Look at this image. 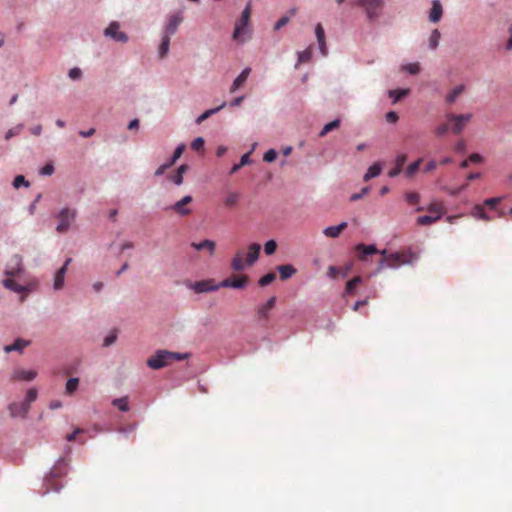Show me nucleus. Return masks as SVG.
Here are the masks:
<instances>
[{"label": "nucleus", "instance_id": "nucleus-1", "mask_svg": "<svg viewBox=\"0 0 512 512\" xmlns=\"http://www.w3.org/2000/svg\"><path fill=\"white\" fill-rule=\"evenodd\" d=\"M383 258L379 262V269L384 267L397 268L404 264H410L416 259V254L411 250L398 251L387 254L386 250L380 252Z\"/></svg>", "mask_w": 512, "mask_h": 512}, {"label": "nucleus", "instance_id": "nucleus-2", "mask_svg": "<svg viewBox=\"0 0 512 512\" xmlns=\"http://www.w3.org/2000/svg\"><path fill=\"white\" fill-rule=\"evenodd\" d=\"M260 250L261 246L258 243H253L249 245L245 260L244 252L242 250L237 251L233 259L231 260L232 270L242 271L245 269L246 265L252 266L258 260Z\"/></svg>", "mask_w": 512, "mask_h": 512}, {"label": "nucleus", "instance_id": "nucleus-3", "mask_svg": "<svg viewBox=\"0 0 512 512\" xmlns=\"http://www.w3.org/2000/svg\"><path fill=\"white\" fill-rule=\"evenodd\" d=\"M187 354L170 352L167 350H158L153 356L147 359V366L154 370H159L171 364L174 361H181L187 358Z\"/></svg>", "mask_w": 512, "mask_h": 512}, {"label": "nucleus", "instance_id": "nucleus-4", "mask_svg": "<svg viewBox=\"0 0 512 512\" xmlns=\"http://www.w3.org/2000/svg\"><path fill=\"white\" fill-rule=\"evenodd\" d=\"M252 13V6L249 2L245 9L242 11L241 17L236 21L235 29L233 32V39L238 42H245L251 37V29L249 27L250 17Z\"/></svg>", "mask_w": 512, "mask_h": 512}, {"label": "nucleus", "instance_id": "nucleus-5", "mask_svg": "<svg viewBox=\"0 0 512 512\" xmlns=\"http://www.w3.org/2000/svg\"><path fill=\"white\" fill-rule=\"evenodd\" d=\"M75 217L76 211L74 209L63 208L57 216L59 223L56 227V230L59 233L66 232L69 229L70 224L74 221Z\"/></svg>", "mask_w": 512, "mask_h": 512}, {"label": "nucleus", "instance_id": "nucleus-6", "mask_svg": "<svg viewBox=\"0 0 512 512\" xmlns=\"http://www.w3.org/2000/svg\"><path fill=\"white\" fill-rule=\"evenodd\" d=\"M276 297H270L266 303L260 304L256 307L255 317L260 323H267L270 319V312L275 307Z\"/></svg>", "mask_w": 512, "mask_h": 512}, {"label": "nucleus", "instance_id": "nucleus-7", "mask_svg": "<svg viewBox=\"0 0 512 512\" xmlns=\"http://www.w3.org/2000/svg\"><path fill=\"white\" fill-rule=\"evenodd\" d=\"M23 272V259L19 254H14L10 257L6 264L5 275L9 277L18 276Z\"/></svg>", "mask_w": 512, "mask_h": 512}, {"label": "nucleus", "instance_id": "nucleus-8", "mask_svg": "<svg viewBox=\"0 0 512 512\" xmlns=\"http://www.w3.org/2000/svg\"><path fill=\"white\" fill-rule=\"evenodd\" d=\"M472 114H448L447 119L453 123L452 132L454 134H460L464 129L465 125L471 120Z\"/></svg>", "mask_w": 512, "mask_h": 512}, {"label": "nucleus", "instance_id": "nucleus-9", "mask_svg": "<svg viewBox=\"0 0 512 512\" xmlns=\"http://www.w3.org/2000/svg\"><path fill=\"white\" fill-rule=\"evenodd\" d=\"M248 281L247 275H234L221 281L219 286L221 288L243 289L248 284Z\"/></svg>", "mask_w": 512, "mask_h": 512}, {"label": "nucleus", "instance_id": "nucleus-10", "mask_svg": "<svg viewBox=\"0 0 512 512\" xmlns=\"http://www.w3.org/2000/svg\"><path fill=\"white\" fill-rule=\"evenodd\" d=\"M182 21L183 15L181 11H178L173 15L169 16L168 21L164 27L163 35L171 38V36H173L176 33Z\"/></svg>", "mask_w": 512, "mask_h": 512}, {"label": "nucleus", "instance_id": "nucleus-11", "mask_svg": "<svg viewBox=\"0 0 512 512\" xmlns=\"http://www.w3.org/2000/svg\"><path fill=\"white\" fill-rule=\"evenodd\" d=\"M119 29L120 25L118 22H111L109 26L104 30V35L106 37L112 38L117 42L126 43L128 41V36L126 33L120 31Z\"/></svg>", "mask_w": 512, "mask_h": 512}, {"label": "nucleus", "instance_id": "nucleus-12", "mask_svg": "<svg viewBox=\"0 0 512 512\" xmlns=\"http://www.w3.org/2000/svg\"><path fill=\"white\" fill-rule=\"evenodd\" d=\"M423 210H427L433 216H439V220L446 213L444 203L439 200H432L426 208H424V207L416 208L417 212H420Z\"/></svg>", "mask_w": 512, "mask_h": 512}, {"label": "nucleus", "instance_id": "nucleus-13", "mask_svg": "<svg viewBox=\"0 0 512 512\" xmlns=\"http://www.w3.org/2000/svg\"><path fill=\"white\" fill-rule=\"evenodd\" d=\"M219 288H221V286H219V284H215L213 279L198 281L193 285V289L196 293L216 291Z\"/></svg>", "mask_w": 512, "mask_h": 512}, {"label": "nucleus", "instance_id": "nucleus-14", "mask_svg": "<svg viewBox=\"0 0 512 512\" xmlns=\"http://www.w3.org/2000/svg\"><path fill=\"white\" fill-rule=\"evenodd\" d=\"M190 195L184 196L181 200L177 201L171 209H173L180 216H187L191 213V209L186 206L192 202Z\"/></svg>", "mask_w": 512, "mask_h": 512}, {"label": "nucleus", "instance_id": "nucleus-15", "mask_svg": "<svg viewBox=\"0 0 512 512\" xmlns=\"http://www.w3.org/2000/svg\"><path fill=\"white\" fill-rule=\"evenodd\" d=\"M8 409L11 417H25L29 411V406L26 402H13Z\"/></svg>", "mask_w": 512, "mask_h": 512}, {"label": "nucleus", "instance_id": "nucleus-16", "mask_svg": "<svg viewBox=\"0 0 512 512\" xmlns=\"http://www.w3.org/2000/svg\"><path fill=\"white\" fill-rule=\"evenodd\" d=\"M358 4L366 9L369 19L376 17L375 10L382 5V0H358Z\"/></svg>", "mask_w": 512, "mask_h": 512}, {"label": "nucleus", "instance_id": "nucleus-17", "mask_svg": "<svg viewBox=\"0 0 512 512\" xmlns=\"http://www.w3.org/2000/svg\"><path fill=\"white\" fill-rule=\"evenodd\" d=\"M71 258H68L64 265L56 272L55 274V277H54V289L55 290H60L63 288L64 286V277H65V274L67 272V268H68V265L71 263Z\"/></svg>", "mask_w": 512, "mask_h": 512}, {"label": "nucleus", "instance_id": "nucleus-18", "mask_svg": "<svg viewBox=\"0 0 512 512\" xmlns=\"http://www.w3.org/2000/svg\"><path fill=\"white\" fill-rule=\"evenodd\" d=\"M315 34H316V38H317V41L319 44V49H320L321 54L323 56H327L328 49H327L326 41H325V32H324L323 26L320 23H318L315 27Z\"/></svg>", "mask_w": 512, "mask_h": 512}, {"label": "nucleus", "instance_id": "nucleus-19", "mask_svg": "<svg viewBox=\"0 0 512 512\" xmlns=\"http://www.w3.org/2000/svg\"><path fill=\"white\" fill-rule=\"evenodd\" d=\"M355 250L358 253V258L362 261L365 260L367 255L376 254V253L381 252L375 247V245H365V244H358L355 247Z\"/></svg>", "mask_w": 512, "mask_h": 512}, {"label": "nucleus", "instance_id": "nucleus-20", "mask_svg": "<svg viewBox=\"0 0 512 512\" xmlns=\"http://www.w3.org/2000/svg\"><path fill=\"white\" fill-rule=\"evenodd\" d=\"M191 247H193L197 251L205 250L209 255H213L216 248V243L212 240L205 239L199 243L192 242Z\"/></svg>", "mask_w": 512, "mask_h": 512}, {"label": "nucleus", "instance_id": "nucleus-21", "mask_svg": "<svg viewBox=\"0 0 512 512\" xmlns=\"http://www.w3.org/2000/svg\"><path fill=\"white\" fill-rule=\"evenodd\" d=\"M443 8L439 0H433L432 8L429 13V20L433 23H437L442 18Z\"/></svg>", "mask_w": 512, "mask_h": 512}, {"label": "nucleus", "instance_id": "nucleus-22", "mask_svg": "<svg viewBox=\"0 0 512 512\" xmlns=\"http://www.w3.org/2000/svg\"><path fill=\"white\" fill-rule=\"evenodd\" d=\"M36 377L33 370L17 369L13 372L12 379L16 381H31Z\"/></svg>", "mask_w": 512, "mask_h": 512}, {"label": "nucleus", "instance_id": "nucleus-23", "mask_svg": "<svg viewBox=\"0 0 512 512\" xmlns=\"http://www.w3.org/2000/svg\"><path fill=\"white\" fill-rule=\"evenodd\" d=\"M250 72H251L250 68H245L239 74V76L234 80L233 84L230 87V93L236 92L246 82Z\"/></svg>", "mask_w": 512, "mask_h": 512}, {"label": "nucleus", "instance_id": "nucleus-24", "mask_svg": "<svg viewBox=\"0 0 512 512\" xmlns=\"http://www.w3.org/2000/svg\"><path fill=\"white\" fill-rule=\"evenodd\" d=\"M406 160L407 156L405 154L398 155L395 160V167L389 171L388 176L391 178L398 176L401 173Z\"/></svg>", "mask_w": 512, "mask_h": 512}, {"label": "nucleus", "instance_id": "nucleus-25", "mask_svg": "<svg viewBox=\"0 0 512 512\" xmlns=\"http://www.w3.org/2000/svg\"><path fill=\"white\" fill-rule=\"evenodd\" d=\"M346 227H347V223L342 222L337 226H329V227L325 228L323 233L327 237L337 238L342 233V231L344 229H346Z\"/></svg>", "mask_w": 512, "mask_h": 512}, {"label": "nucleus", "instance_id": "nucleus-26", "mask_svg": "<svg viewBox=\"0 0 512 512\" xmlns=\"http://www.w3.org/2000/svg\"><path fill=\"white\" fill-rule=\"evenodd\" d=\"M277 270L281 280H287L296 273V269L291 264L280 265Z\"/></svg>", "mask_w": 512, "mask_h": 512}, {"label": "nucleus", "instance_id": "nucleus-27", "mask_svg": "<svg viewBox=\"0 0 512 512\" xmlns=\"http://www.w3.org/2000/svg\"><path fill=\"white\" fill-rule=\"evenodd\" d=\"M381 171H382L381 164L380 163H374L373 165H371L368 168L367 172L364 174L363 180L365 182H368L372 178H375V177L379 176Z\"/></svg>", "mask_w": 512, "mask_h": 512}, {"label": "nucleus", "instance_id": "nucleus-28", "mask_svg": "<svg viewBox=\"0 0 512 512\" xmlns=\"http://www.w3.org/2000/svg\"><path fill=\"white\" fill-rule=\"evenodd\" d=\"M29 344H30V341L19 338V339H16L13 344L5 346L4 350L7 353L12 352V351L21 352Z\"/></svg>", "mask_w": 512, "mask_h": 512}, {"label": "nucleus", "instance_id": "nucleus-29", "mask_svg": "<svg viewBox=\"0 0 512 512\" xmlns=\"http://www.w3.org/2000/svg\"><path fill=\"white\" fill-rule=\"evenodd\" d=\"M188 165L182 164L178 167L176 172L172 175H170L171 181L176 185H181L183 183V175L188 170Z\"/></svg>", "mask_w": 512, "mask_h": 512}, {"label": "nucleus", "instance_id": "nucleus-30", "mask_svg": "<svg viewBox=\"0 0 512 512\" xmlns=\"http://www.w3.org/2000/svg\"><path fill=\"white\" fill-rule=\"evenodd\" d=\"M3 285L7 289H10V290H12L14 292H17V293H23V292H27L28 291L27 287L19 285L18 283H16L11 278L4 279L3 280Z\"/></svg>", "mask_w": 512, "mask_h": 512}, {"label": "nucleus", "instance_id": "nucleus-31", "mask_svg": "<svg viewBox=\"0 0 512 512\" xmlns=\"http://www.w3.org/2000/svg\"><path fill=\"white\" fill-rule=\"evenodd\" d=\"M465 90L464 85H458L455 88H453L446 96V102L448 104H452L456 101L457 97L462 94Z\"/></svg>", "mask_w": 512, "mask_h": 512}, {"label": "nucleus", "instance_id": "nucleus-32", "mask_svg": "<svg viewBox=\"0 0 512 512\" xmlns=\"http://www.w3.org/2000/svg\"><path fill=\"white\" fill-rule=\"evenodd\" d=\"M169 46H170V37L162 36L161 43L158 49V54L161 59L166 57V55L169 52Z\"/></svg>", "mask_w": 512, "mask_h": 512}, {"label": "nucleus", "instance_id": "nucleus-33", "mask_svg": "<svg viewBox=\"0 0 512 512\" xmlns=\"http://www.w3.org/2000/svg\"><path fill=\"white\" fill-rule=\"evenodd\" d=\"M437 221H439V216L423 215L417 218L416 223L419 226H428L436 223Z\"/></svg>", "mask_w": 512, "mask_h": 512}, {"label": "nucleus", "instance_id": "nucleus-34", "mask_svg": "<svg viewBox=\"0 0 512 512\" xmlns=\"http://www.w3.org/2000/svg\"><path fill=\"white\" fill-rule=\"evenodd\" d=\"M472 216L483 221H490L492 218L485 212L482 205H476L472 210Z\"/></svg>", "mask_w": 512, "mask_h": 512}, {"label": "nucleus", "instance_id": "nucleus-35", "mask_svg": "<svg viewBox=\"0 0 512 512\" xmlns=\"http://www.w3.org/2000/svg\"><path fill=\"white\" fill-rule=\"evenodd\" d=\"M112 405L117 407L122 412H127L130 409L127 396L114 399L112 401Z\"/></svg>", "mask_w": 512, "mask_h": 512}, {"label": "nucleus", "instance_id": "nucleus-36", "mask_svg": "<svg viewBox=\"0 0 512 512\" xmlns=\"http://www.w3.org/2000/svg\"><path fill=\"white\" fill-rule=\"evenodd\" d=\"M225 103H222L219 107H216V108H213V109H209V110H206L204 113H202L197 119H196V123L197 124H201L203 121H205L206 119H208L211 115L217 113L218 111H220L223 107H225Z\"/></svg>", "mask_w": 512, "mask_h": 512}, {"label": "nucleus", "instance_id": "nucleus-37", "mask_svg": "<svg viewBox=\"0 0 512 512\" xmlns=\"http://www.w3.org/2000/svg\"><path fill=\"white\" fill-rule=\"evenodd\" d=\"M297 12V9L296 8H293L289 11V14L290 15H285V16H282L276 23H275V26H274V29L275 30H279L281 29L283 26H285L289 21H290V18L292 16H294Z\"/></svg>", "mask_w": 512, "mask_h": 512}, {"label": "nucleus", "instance_id": "nucleus-38", "mask_svg": "<svg viewBox=\"0 0 512 512\" xmlns=\"http://www.w3.org/2000/svg\"><path fill=\"white\" fill-rule=\"evenodd\" d=\"M441 34L438 29H434L429 37V48L435 50L439 45Z\"/></svg>", "mask_w": 512, "mask_h": 512}, {"label": "nucleus", "instance_id": "nucleus-39", "mask_svg": "<svg viewBox=\"0 0 512 512\" xmlns=\"http://www.w3.org/2000/svg\"><path fill=\"white\" fill-rule=\"evenodd\" d=\"M340 126V120L339 119H335L333 120L332 122L326 124L321 132L319 133V136L320 137H324L325 135H327L330 131L338 128Z\"/></svg>", "mask_w": 512, "mask_h": 512}, {"label": "nucleus", "instance_id": "nucleus-40", "mask_svg": "<svg viewBox=\"0 0 512 512\" xmlns=\"http://www.w3.org/2000/svg\"><path fill=\"white\" fill-rule=\"evenodd\" d=\"M409 89H397V90H390L389 96L394 99V102H397L401 100L403 97L408 95Z\"/></svg>", "mask_w": 512, "mask_h": 512}, {"label": "nucleus", "instance_id": "nucleus-41", "mask_svg": "<svg viewBox=\"0 0 512 512\" xmlns=\"http://www.w3.org/2000/svg\"><path fill=\"white\" fill-rule=\"evenodd\" d=\"M362 282V278L360 276H356L349 280L346 284V293L352 294L357 287Z\"/></svg>", "mask_w": 512, "mask_h": 512}, {"label": "nucleus", "instance_id": "nucleus-42", "mask_svg": "<svg viewBox=\"0 0 512 512\" xmlns=\"http://www.w3.org/2000/svg\"><path fill=\"white\" fill-rule=\"evenodd\" d=\"M421 163H422V158H419L417 161L411 163L405 171L406 176L412 177L418 171Z\"/></svg>", "mask_w": 512, "mask_h": 512}, {"label": "nucleus", "instance_id": "nucleus-43", "mask_svg": "<svg viewBox=\"0 0 512 512\" xmlns=\"http://www.w3.org/2000/svg\"><path fill=\"white\" fill-rule=\"evenodd\" d=\"M79 385V379L78 378H70L66 383V393L72 394L75 392Z\"/></svg>", "mask_w": 512, "mask_h": 512}, {"label": "nucleus", "instance_id": "nucleus-44", "mask_svg": "<svg viewBox=\"0 0 512 512\" xmlns=\"http://www.w3.org/2000/svg\"><path fill=\"white\" fill-rule=\"evenodd\" d=\"M405 200L410 205H416L420 201V195L417 192H407L405 193Z\"/></svg>", "mask_w": 512, "mask_h": 512}, {"label": "nucleus", "instance_id": "nucleus-45", "mask_svg": "<svg viewBox=\"0 0 512 512\" xmlns=\"http://www.w3.org/2000/svg\"><path fill=\"white\" fill-rule=\"evenodd\" d=\"M276 276L274 273H268L266 275H264L263 277H261L258 281L259 285L264 287V286H267L269 285L270 283H272L274 280H275Z\"/></svg>", "mask_w": 512, "mask_h": 512}, {"label": "nucleus", "instance_id": "nucleus-46", "mask_svg": "<svg viewBox=\"0 0 512 512\" xmlns=\"http://www.w3.org/2000/svg\"><path fill=\"white\" fill-rule=\"evenodd\" d=\"M239 200V195L235 192L229 193L228 196L225 199V205L232 207L237 204Z\"/></svg>", "mask_w": 512, "mask_h": 512}, {"label": "nucleus", "instance_id": "nucleus-47", "mask_svg": "<svg viewBox=\"0 0 512 512\" xmlns=\"http://www.w3.org/2000/svg\"><path fill=\"white\" fill-rule=\"evenodd\" d=\"M277 249V243L274 240H269L264 245V251L267 255H272Z\"/></svg>", "mask_w": 512, "mask_h": 512}, {"label": "nucleus", "instance_id": "nucleus-48", "mask_svg": "<svg viewBox=\"0 0 512 512\" xmlns=\"http://www.w3.org/2000/svg\"><path fill=\"white\" fill-rule=\"evenodd\" d=\"M22 128H23V125H22V124H19V125H17V126H15V127L11 128V129H9V130L7 131V133H6V135H5V139H6V140H9V139H11L12 137H14V136H16V135L20 134V132H21Z\"/></svg>", "mask_w": 512, "mask_h": 512}, {"label": "nucleus", "instance_id": "nucleus-49", "mask_svg": "<svg viewBox=\"0 0 512 512\" xmlns=\"http://www.w3.org/2000/svg\"><path fill=\"white\" fill-rule=\"evenodd\" d=\"M204 144H205V141L202 137H197L195 138L192 143H191V148L194 150V151H200L203 149L204 147Z\"/></svg>", "mask_w": 512, "mask_h": 512}, {"label": "nucleus", "instance_id": "nucleus-50", "mask_svg": "<svg viewBox=\"0 0 512 512\" xmlns=\"http://www.w3.org/2000/svg\"><path fill=\"white\" fill-rule=\"evenodd\" d=\"M403 69L405 71H407L408 73L412 74V75H415V74H418L419 71H420V65L419 63H410V64H407L403 67Z\"/></svg>", "mask_w": 512, "mask_h": 512}, {"label": "nucleus", "instance_id": "nucleus-51", "mask_svg": "<svg viewBox=\"0 0 512 512\" xmlns=\"http://www.w3.org/2000/svg\"><path fill=\"white\" fill-rule=\"evenodd\" d=\"M26 186L28 187L29 186V182L25 180V177L22 176V175H18L14 178V181H13V186L18 189L19 187L21 186Z\"/></svg>", "mask_w": 512, "mask_h": 512}, {"label": "nucleus", "instance_id": "nucleus-52", "mask_svg": "<svg viewBox=\"0 0 512 512\" xmlns=\"http://www.w3.org/2000/svg\"><path fill=\"white\" fill-rule=\"evenodd\" d=\"M467 187H468V183H465V184L461 185L460 187L453 188V189L444 188V190H445L449 195H451V196H457V195H459L463 190H465Z\"/></svg>", "mask_w": 512, "mask_h": 512}, {"label": "nucleus", "instance_id": "nucleus-53", "mask_svg": "<svg viewBox=\"0 0 512 512\" xmlns=\"http://www.w3.org/2000/svg\"><path fill=\"white\" fill-rule=\"evenodd\" d=\"M37 398V391L35 389L28 390L26 394V398L23 402L28 403V406L30 407V404L34 402Z\"/></svg>", "mask_w": 512, "mask_h": 512}, {"label": "nucleus", "instance_id": "nucleus-54", "mask_svg": "<svg viewBox=\"0 0 512 512\" xmlns=\"http://www.w3.org/2000/svg\"><path fill=\"white\" fill-rule=\"evenodd\" d=\"M312 53L310 49H306L299 53V62L305 63L308 62L311 59Z\"/></svg>", "mask_w": 512, "mask_h": 512}, {"label": "nucleus", "instance_id": "nucleus-55", "mask_svg": "<svg viewBox=\"0 0 512 512\" xmlns=\"http://www.w3.org/2000/svg\"><path fill=\"white\" fill-rule=\"evenodd\" d=\"M277 157V152L274 150V149H269L265 154H264V161L266 162H273Z\"/></svg>", "mask_w": 512, "mask_h": 512}, {"label": "nucleus", "instance_id": "nucleus-56", "mask_svg": "<svg viewBox=\"0 0 512 512\" xmlns=\"http://www.w3.org/2000/svg\"><path fill=\"white\" fill-rule=\"evenodd\" d=\"M500 200V198H490L484 201V205L491 209H496L497 205L500 203Z\"/></svg>", "mask_w": 512, "mask_h": 512}, {"label": "nucleus", "instance_id": "nucleus-57", "mask_svg": "<svg viewBox=\"0 0 512 512\" xmlns=\"http://www.w3.org/2000/svg\"><path fill=\"white\" fill-rule=\"evenodd\" d=\"M386 121L389 123H396L399 119L398 114L394 111H390L385 115Z\"/></svg>", "mask_w": 512, "mask_h": 512}, {"label": "nucleus", "instance_id": "nucleus-58", "mask_svg": "<svg viewBox=\"0 0 512 512\" xmlns=\"http://www.w3.org/2000/svg\"><path fill=\"white\" fill-rule=\"evenodd\" d=\"M448 130H449V126H448V124L443 123V124L439 125V126L436 128V130H435V134H436L437 136H442V135H444L445 133H447V131H448Z\"/></svg>", "mask_w": 512, "mask_h": 512}, {"label": "nucleus", "instance_id": "nucleus-59", "mask_svg": "<svg viewBox=\"0 0 512 512\" xmlns=\"http://www.w3.org/2000/svg\"><path fill=\"white\" fill-rule=\"evenodd\" d=\"M82 75V72L79 68H72L70 69L69 71V77L72 79V80H77L81 77Z\"/></svg>", "mask_w": 512, "mask_h": 512}, {"label": "nucleus", "instance_id": "nucleus-60", "mask_svg": "<svg viewBox=\"0 0 512 512\" xmlns=\"http://www.w3.org/2000/svg\"><path fill=\"white\" fill-rule=\"evenodd\" d=\"M327 274L330 278L335 279L340 274V269L335 266H330Z\"/></svg>", "mask_w": 512, "mask_h": 512}, {"label": "nucleus", "instance_id": "nucleus-61", "mask_svg": "<svg viewBox=\"0 0 512 512\" xmlns=\"http://www.w3.org/2000/svg\"><path fill=\"white\" fill-rule=\"evenodd\" d=\"M83 431H84V430H83V429H81V428H77V429H75L73 433L68 434V435L66 436V440H67V441H69V442L74 441V440L76 439V436H77L78 434L82 433Z\"/></svg>", "mask_w": 512, "mask_h": 512}, {"label": "nucleus", "instance_id": "nucleus-62", "mask_svg": "<svg viewBox=\"0 0 512 512\" xmlns=\"http://www.w3.org/2000/svg\"><path fill=\"white\" fill-rule=\"evenodd\" d=\"M469 161L472 163H481L483 161V157L478 153H473L469 156Z\"/></svg>", "mask_w": 512, "mask_h": 512}, {"label": "nucleus", "instance_id": "nucleus-63", "mask_svg": "<svg viewBox=\"0 0 512 512\" xmlns=\"http://www.w3.org/2000/svg\"><path fill=\"white\" fill-rule=\"evenodd\" d=\"M436 168H437V162L435 160H430L427 163V165H426V167L424 169V172H426V173L427 172H431V171L435 170Z\"/></svg>", "mask_w": 512, "mask_h": 512}, {"label": "nucleus", "instance_id": "nucleus-64", "mask_svg": "<svg viewBox=\"0 0 512 512\" xmlns=\"http://www.w3.org/2000/svg\"><path fill=\"white\" fill-rule=\"evenodd\" d=\"M53 171H54V167H53V165H52V164H46V165L42 168L41 173H42L43 175H51V174L53 173Z\"/></svg>", "mask_w": 512, "mask_h": 512}]
</instances>
